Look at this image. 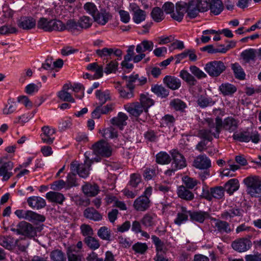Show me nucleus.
<instances>
[{
	"label": "nucleus",
	"instance_id": "nucleus-1",
	"mask_svg": "<svg viewBox=\"0 0 261 261\" xmlns=\"http://www.w3.org/2000/svg\"><path fill=\"white\" fill-rule=\"evenodd\" d=\"M86 158L84 164H79L76 161H74L71 163L70 169L72 173H69L67 176V189L77 186L76 174L83 178H86L89 175L92 161L88 157L86 156Z\"/></svg>",
	"mask_w": 261,
	"mask_h": 261
},
{
	"label": "nucleus",
	"instance_id": "nucleus-2",
	"mask_svg": "<svg viewBox=\"0 0 261 261\" xmlns=\"http://www.w3.org/2000/svg\"><path fill=\"white\" fill-rule=\"evenodd\" d=\"M46 12L48 13V16L51 18L41 17L37 22V28L47 32H59V30H62L64 27L63 22L59 19L54 18H56V16L54 14L53 10H47Z\"/></svg>",
	"mask_w": 261,
	"mask_h": 261
},
{
	"label": "nucleus",
	"instance_id": "nucleus-3",
	"mask_svg": "<svg viewBox=\"0 0 261 261\" xmlns=\"http://www.w3.org/2000/svg\"><path fill=\"white\" fill-rule=\"evenodd\" d=\"M205 125L207 129H201L198 130L197 136L203 140L211 141L213 136L215 138L219 137V128L221 126V121L219 117H217L214 121L211 118L205 119Z\"/></svg>",
	"mask_w": 261,
	"mask_h": 261
},
{
	"label": "nucleus",
	"instance_id": "nucleus-4",
	"mask_svg": "<svg viewBox=\"0 0 261 261\" xmlns=\"http://www.w3.org/2000/svg\"><path fill=\"white\" fill-rule=\"evenodd\" d=\"M243 183L247 187V192L252 197L261 195V177L251 175L244 178Z\"/></svg>",
	"mask_w": 261,
	"mask_h": 261
},
{
	"label": "nucleus",
	"instance_id": "nucleus-5",
	"mask_svg": "<svg viewBox=\"0 0 261 261\" xmlns=\"http://www.w3.org/2000/svg\"><path fill=\"white\" fill-rule=\"evenodd\" d=\"M226 67L220 61H215L206 64L204 69L212 76H218L225 70Z\"/></svg>",
	"mask_w": 261,
	"mask_h": 261
},
{
	"label": "nucleus",
	"instance_id": "nucleus-6",
	"mask_svg": "<svg viewBox=\"0 0 261 261\" xmlns=\"http://www.w3.org/2000/svg\"><path fill=\"white\" fill-rule=\"evenodd\" d=\"M113 15L108 9L100 8L93 18L94 21L99 25L104 26L112 19Z\"/></svg>",
	"mask_w": 261,
	"mask_h": 261
},
{
	"label": "nucleus",
	"instance_id": "nucleus-7",
	"mask_svg": "<svg viewBox=\"0 0 261 261\" xmlns=\"http://www.w3.org/2000/svg\"><path fill=\"white\" fill-rule=\"evenodd\" d=\"M94 153L102 157H109L112 154V149L109 144L101 140L93 146Z\"/></svg>",
	"mask_w": 261,
	"mask_h": 261
},
{
	"label": "nucleus",
	"instance_id": "nucleus-8",
	"mask_svg": "<svg viewBox=\"0 0 261 261\" xmlns=\"http://www.w3.org/2000/svg\"><path fill=\"white\" fill-rule=\"evenodd\" d=\"M3 159L0 158V176L2 177L3 181L8 180L12 175V170L13 168V163L8 161L3 163Z\"/></svg>",
	"mask_w": 261,
	"mask_h": 261
},
{
	"label": "nucleus",
	"instance_id": "nucleus-9",
	"mask_svg": "<svg viewBox=\"0 0 261 261\" xmlns=\"http://www.w3.org/2000/svg\"><path fill=\"white\" fill-rule=\"evenodd\" d=\"M124 109L130 114L135 117H138L143 112H145V108L140 102H133L125 105Z\"/></svg>",
	"mask_w": 261,
	"mask_h": 261
},
{
	"label": "nucleus",
	"instance_id": "nucleus-10",
	"mask_svg": "<svg viewBox=\"0 0 261 261\" xmlns=\"http://www.w3.org/2000/svg\"><path fill=\"white\" fill-rule=\"evenodd\" d=\"M219 119L221 123V126L219 128V133L221 132L222 128L230 132H233L237 129L238 125V121L234 118L231 117H228L225 118L223 121L220 117Z\"/></svg>",
	"mask_w": 261,
	"mask_h": 261
},
{
	"label": "nucleus",
	"instance_id": "nucleus-11",
	"mask_svg": "<svg viewBox=\"0 0 261 261\" xmlns=\"http://www.w3.org/2000/svg\"><path fill=\"white\" fill-rule=\"evenodd\" d=\"M173 162L172 167L174 170L182 169L186 166V161L184 156L178 151L173 150L171 152Z\"/></svg>",
	"mask_w": 261,
	"mask_h": 261
},
{
	"label": "nucleus",
	"instance_id": "nucleus-12",
	"mask_svg": "<svg viewBox=\"0 0 261 261\" xmlns=\"http://www.w3.org/2000/svg\"><path fill=\"white\" fill-rule=\"evenodd\" d=\"M150 202L147 196H140L135 200L133 206L136 211L143 212L149 207Z\"/></svg>",
	"mask_w": 261,
	"mask_h": 261
},
{
	"label": "nucleus",
	"instance_id": "nucleus-13",
	"mask_svg": "<svg viewBox=\"0 0 261 261\" xmlns=\"http://www.w3.org/2000/svg\"><path fill=\"white\" fill-rule=\"evenodd\" d=\"M17 234H22L27 237H33L35 233L34 228L32 224L22 221L17 225Z\"/></svg>",
	"mask_w": 261,
	"mask_h": 261
},
{
	"label": "nucleus",
	"instance_id": "nucleus-14",
	"mask_svg": "<svg viewBox=\"0 0 261 261\" xmlns=\"http://www.w3.org/2000/svg\"><path fill=\"white\" fill-rule=\"evenodd\" d=\"M41 129L42 133L40 136L42 141L47 144H51L55 140L54 135L56 132L55 129L48 126L42 127Z\"/></svg>",
	"mask_w": 261,
	"mask_h": 261
},
{
	"label": "nucleus",
	"instance_id": "nucleus-15",
	"mask_svg": "<svg viewBox=\"0 0 261 261\" xmlns=\"http://www.w3.org/2000/svg\"><path fill=\"white\" fill-rule=\"evenodd\" d=\"M193 165L197 169H206L211 166V162L206 155H200L195 158Z\"/></svg>",
	"mask_w": 261,
	"mask_h": 261
},
{
	"label": "nucleus",
	"instance_id": "nucleus-16",
	"mask_svg": "<svg viewBox=\"0 0 261 261\" xmlns=\"http://www.w3.org/2000/svg\"><path fill=\"white\" fill-rule=\"evenodd\" d=\"M17 25L23 30H30L35 27L36 21L32 17H23L18 21Z\"/></svg>",
	"mask_w": 261,
	"mask_h": 261
},
{
	"label": "nucleus",
	"instance_id": "nucleus-17",
	"mask_svg": "<svg viewBox=\"0 0 261 261\" xmlns=\"http://www.w3.org/2000/svg\"><path fill=\"white\" fill-rule=\"evenodd\" d=\"M127 119L128 116L126 114L119 112L116 116L110 120V122L113 125L117 126L120 130H122L123 127L127 124L126 121Z\"/></svg>",
	"mask_w": 261,
	"mask_h": 261
},
{
	"label": "nucleus",
	"instance_id": "nucleus-18",
	"mask_svg": "<svg viewBox=\"0 0 261 261\" xmlns=\"http://www.w3.org/2000/svg\"><path fill=\"white\" fill-rule=\"evenodd\" d=\"M131 9L133 12V19L136 23H140L145 20L146 13L145 11L141 9L136 4L131 5Z\"/></svg>",
	"mask_w": 261,
	"mask_h": 261
},
{
	"label": "nucleus",
	"instance_id": "nucleus-19",
	"mask_svg": "<svg viewBox=\"0 0 261 261\" xmlns=\"http://www.w3.org/2000/svg\"><path fill=\"white\" fill-rule=\"evenodd\" d=\"M186 13V4L184 2H179L176 4L175 11L171 14V17L177 21H181Z\"/></svg>",
	"mask_w": 261,
	"mask_h": 261
},
{
	"label": "nucleus",
	"instance_id": "nucleus-20",
	"mask_svg": "<svg viewBox=\"0 0 261 261\" xmlns=\"http://www.w3.org/2000/svg\"><path fill=\"white\" fill-rule=\"evenodd\" d=\"M190 218L191 220L193 221L202 223L205 219L210 218V215L209 213L206 212L201 211H190Z\"/></svg>",
	"mask_w": 261,
	"mask_h": 261
},
{
	"label": "nucleus",
	"instance_id": "nucleus-21",
	"mask_svg": "<svg viewBox=\"0 0 261 261\" xmlns=\"http://www.w3.org/2000/svg\"><path fill=\"white\" fill-rule=\"evenodd\" d=\"M224 189L222 187H216L210 189V193L207 192L204 195L206 199L211 200L212 198L220 199L223 197Z\"/></svg>",
	"mask_w": 261,
	"mask_h": 261
},
{
	"label": "nucleus",
	"instance_id": "nucleus-22",
	"mask_svg": "<svg viewBox=\"0 0 261 261\" xmlns=\"http://www.w3.org/2000/svg\"><path fill=\"white\" fill-rule=\"evenodd\" d=\"M190 211H188L186 207L181 206L180 210L177 214V217L174 220V223L180 225L188 220V216H190Z\"/></svg>",
	"mask_w": 261,
	"mask_h": 261
},
{
	"label": "nucleus",
	"instance_id": "nucleus-23",
	"mask_svg": "<svg viewBox=\"0 0 261 261\" xmlns=\"http://www.w3.org/2000/svg\"><path fill=\"white\" fill-rule=\"evenodd\" d=\"M164 83L170 89L176 90L181 85V82L179 79L170 75L166 76L163 79Z\"/></svg>",
	"mask_w": 261,
	"mask_h": 261
},
{
	"label": "nucleus",
	"instance_id": "nucleus-24",
	"mask_svg": "<svg viewBox=\"0 0 261 261\" xmlns=\"http://www.w3.org/2000/svg\"><path fill=\"white\" fill-rule=\"evenodd\" d=\"M27 201L30 206L36 209L42 208L46 205L45 200L41 197L37 196L30 197Z\"/></svg>",
	"mask_w": 261,
	"mask_h": 261
},
{
	"label": "nucleus",
	"instance_id": "nucleus-25",
	"mask_svg": "<svg viewBox=\"0 0 261 261\" xmlns=\"http://www.w3.org/2000/svg\"><path fill=\"white\" fill-rule=\"evenodd\" d=\"M186 4V12L187 13L188 16L191 18H195L201 10L197 7L194 3V1H191Z\"/></svg>",
	"mask_w": 261,
	"mask_h": 261
},
{
	"label": "nucleus",
	"instance_id": "nucleus-26",
	"mask_svg": "<svg viewBox=\"0 0 261 261\" xmlns=\"http://www.w3.org/2000/svg\"><path fill=\"white\" fill-rule=\"evenodd\" d=\"M177 194L179 198L187 201L192 200L194 198V194L184 186L178 187Z\"/></svg>",
	"mask_w": 261,
	"mask_h": 261
},
{
	"label": "nucleus",
	"instance_id": "nucleus-27",
	"mask_svg": "<svg viewBox=\"0 0 261 261\" xmlns=\"http://www.w3.org/2000/svg\"><path fill=\"white\" fill-rule=\"evenodd\" d=\"M82 189L84 193L88 196H94L99 191L98 186L95 184L87 183L83 186Z\"/></svg>",
	"mask_w": 261,
	"mask_h": 261
},
{
	"label": "nucleus",
	"instance_id": "nucleus-28",
	"mask_svg": "<svg viewBox=\"0 0 261 261\" xmlns=\"http://www.w3.org/2000/svg\"><path fill=\"white\" fill-rule=\"evenodd\" d=\"M211 220L216 222L215 227H217L218 230L221 232L229 233L231 229L229 224L226 221H222L216 219V218H211Z\"/></svg>",
	"mask_w": 261,
	"mask_h": 261
},
{
	"label": "nucleus",
	"instance_id": "nucleus-29",
	"mask_svg": "<svg viewBox=\"0 0 261 261\" xmlns=\"http://www.w3.org/2000/svg\"><path fill=\"white\" fill-rule=\"evenodd\" d=\"M84 216L87 219L99 221L102 219L101 215L94 208L88 207L84 211Z\"/></svg>",
	"mask_w": 261,
	"mask_h": 261
},
{
	"label": "nucleus",
	"instance_id": "nucleus-30",
	"mask_svg": "<svg viewBox=\"0 0 261 261\" xmlns=\"http://www.w3.org/2000/svg\"><path fill=\"white\" fill-rule=\"evenodd\" d=\"M240 187L239 180L236 178L229 180L224 185V189L229 194H232L237 191Z\"/></svg>",
	"mask_w": 261,
	"mask_h": 261
},
{
	"label": "nucleus",
	"instance_id": "nucleus-31",
	"mask_svg": "<svg viewBox=\"0 0 261 261\" xmlns=\"http://www.w3.org/2000/svg\"><path fill=\"white\" fill-rule=\"evenodd\" d=\"M220 91L224 95H231L237 91V88L229 83H223L219 87Z\"/></svg>",
	"mask_w": 261,
	"mask_h": 261
},
{
	"label": "nucleus",
	"instance_id": "nucleus-32",
	"mask_svg": "<svg viewBox=\"0 0 261 261\" xmlns=\"http://www.w3.org/2000/svg\"><path fill=\"white\" fill-rule=\"evenodd\" d=\"M153 47V43L151 41L144 40L136 46V50L138 53H141L146 51H150Z\"/></svg>",
	"mask_w": 261,
	"mask_h": 261
},
{
	"label": "nucleus",
	"instance_id": "nucleus-33",
	"mask_svg": "<svg viewBox=\"0 0 261 261\" xmlns=\"http://www.w3.org/2000/svg\"><path fill=\"white\" fill-rule=\"evenodd\" d=\"M179 76L190 86H194L197 83L195 77L186 70H181Z\"/></svg>",
	"mask_w": 261,
	"mask_h": 261
},
{
	"label": "nucleus",
	"instance_id": "nucleus-34",
	"mask_svg": "<svg viewBox=\"0 0 261 261\" xmlns=\"http://www.w3.org/2000/svg\"><path fill=\"white\" fill-rule=\"evenodd\" d=\"M209 8L212 13L217 15L223 10V5L220 0H213L210 3Z\"/></svg>",
	"mask_w": 261,
	"mask_h": 261
},
{
	"label": "nucleus",
	"instance_id": "nucleus-35",
	"mask_svg": "<svg viewBox=\"0 0 261 261\" xmlns=\"http://www.w3.org/2000/svg\"><path fill=\"white\" fill-rule=\"evenodd\" d=\"M99 133L106 139H113L118 137L117 131L112 126L102 130H99Z\"/></svg>",
	"mask_w": 261,
	"mask_h": 261
},
{
	"label": "nucleus",
	"instance_id": "nucleus-36",
	"mask_svg": "<svg viewBox=\"0 0 261 261\" xmlns=\"http://www.w3.org/2000/svg\"><path fill=\"white\" fill-rule=\"evenodd\" d=\"M63 28L61 30H59V32H62L67 30L71 32H75L76 31L80 30V24L79 23V21H76L74 19H69L68 20L66 24L63 23Z\"/></svg>",
	"mask_w": 261,
	"mask_h": 261
},
{
	"label": "nucleus",
	"instance_id": "nucleus-37",
	"mask_svg": "<svg viewBox=\"0 0 261 261\" xmlns=\"http://www.w3.org/2000/svg\"><path fill=\"white\" fill-rule=\"evenodd\" d=\"M156 216L154 214H146L141 219V223L145 227H152L155 224Z\"/></svg>",
	"mask_w": 261,
	"mask_h": 261
},
{
	"label": "nucleus",
	"instance_id": "nucleus-38",
	"mask_svg": "<svg viewBox=\"0 0 261 261\" xmlns=\"http://www.w3.org/2000/svg\"><path fill=\"white\" fill-rule=\"evenodd\" d=\"M46 198L51 202H55L61 204L65 199L64 195L55 192H49L46 195Z\"/></svg>",
	"mask_w": 261,
	"mask_h": 261
},
{
	"label": "nucleus",
	"instance_id": "nucleus-39",
	"mask_svg": "<svg viewBox=\"0 0 261 261\" xmlns=\"http://www.w3.org/2000/svg\"><path fill=\"white\" fill-rule=\"evenodd\" d=\"M242 215L241 210L239 208L233 207L228 211L223 212L221 215L222 219L227 220L229 218H233L235 216H240Z\"/></svg>",
	"mask_w": 261,
	"mask_h": 261
},
{
	"label": "nucleus",
	"instance_id": "nucleus-40",
	"mask_svg": "<svg viewBox=\"0 0 261 261\" xmlns=\"http://www.w3.org/2000/svg\"><path fill=\"white\" fill-rule=\"evenodd\" d=\"M27 220L32 222H43L45 220V217L43 215L32 211H27Z\"/></svg>",
	"mask_w": 261,
	"mask_h": 261
},
{
	"label": "nucleus",
	"instance_id": "nucleus-41",
	"mask_svg": "<svg viewBox=\"0 0 261 261\" xmlns=\"http://www.w3.org/2000/svg\"><path fill=\"white\" fill-rule=\"evenodd\" d=\"M151 16L153 20L156 22L162 21L165 18L162 9L158 7L152 9L151 12Z\"/></svg>",
	"mask_w": 261,
	"mask_h": 261
},
{
	"label": "nucleus",
	"instance_id": "nucleus-42",
	"mask_svg": "<svg viewBox=\"0 0 261 261\" xmlns=\"http://www.w3.org/2000/svg\"><path fill=\"white\" fill-rule=\"evenodd\" d=\"M151 91L157 96L164 98L169 95V91L162 85H155L151 87Z\"/></svg>",
	"mask_w": 261,
	"mask_h": 261
},
{
	"label": "nucleus",
	"instance_id": "nucleus-43",
	"mask_svg": "<svg viewBox=\"0 0 261 261\" xmlns=\"http://www.w3.org/2000/svg\"><path fill=\"white\" fill-rule=\"evenodd\" d=\"M138 74L131 75L129 76H123V80L126 81V86L129 89L134 90L136 85H137Z\"/></svg>",
	"mask_w": 261,
	"mask_h": 261
},
{
	"label": "nucleus",
	"instance_id": "nucleus-44",
	"mask_svg": "<svg viewBox=\"0 0 261 261\" xmlns=\"http://www.w3.org/2000/svg\"><path fill=\"white\" fill-rule=\"evenodd\" d=\"M82 246H69L68 248V261H81V257L74 254L73 252L75 251V247L79 251L81 249Z\"/></svg>",
	"mask_w": 261,
	"mask_h": 261
},
{
	"label": "nucleus",
	"instance_id": "nucleus-45",
	"mask_svg": "<svg viewBox=\"0 0 261 261\" xmlns=\"http://www.w3.org/2000/svg\"><path fill=\"white\" fill-rule=\"evenodd\" d=\"M140 102L145 108V112H148V109L154 105V101L148 95L141 94L140 98Z\"/></svg>",
	"mask_w": 261,
	"mask_h": 261
},
{
	"label": "nucleus",
	"instance_id": "nucleus-46",
	"mask_svg": "<svg viewBox=\"0 0 261 261\" xmlns=\"http://www.w3.org/2000/svg\"><path fill=\"white\" fill-rule=\"evenodd\" d=\"M197 102L198 105L204 108L208 106H212L215 103V102L210 98H207L202 95H200L198 97Z\"/></svg>",
	"mask_w": 261,
	"mask_h": 261
},
{
	"label": "nucleus",
	"instance_id": "nucleus-47",
	"mask_svg": "<svg viewBox=\"0 0 261 261\" xmlns=\"http://www.w3.org/2000/svg\"><path fill=\"white\" fill-rule=\"evenodd\" d=\"M232 69L233 71L235 77L240 80H243L245 79V74L241 67L238 63H234L231 65Z\"/></svg>",
	"mask_w": 261,
	"mask_h": 261
},
{
	"label": "nucleus",
	"instance_id": "nucleus-48",
	"mask_svg": "<svg viewBox=\"0 0 261 261\" xmlns=\"http://www.w3.org/2000/svg\"><path fill=\"white\" fill-rule=\"evenodd\" d=\"M110 92L108 91H101L97 90L96 92V96L99 99L101 106L105 103L108 100H110Z\"/></svg>",
	"mask_w": 261,
	"mask_h": 261
},
{
	"label": "nucleus",
	"instance_id": "nucleus-49",
	"mask_svg": "<svg viewBox=\"0 0 261 261\" xmlns=\"http://www.w3.org/2000/svg\"><path fill=\"white\" fill-rule=\"evenodd\" d=\"M156 255L154 259L155 261H168L164 257L166 252L165 246H156Z\"/></svg>",
	"mask_w": 261,
	"mask_h": 261
},
{
	"label": "nucleus",
	"instance_id": "nucleus-50",
	"mask_svg": "<svg viewBox=\"0 0 261 261\" xmlns=\"http://www.w3.org/2000/svg\"><path fill=\"white\" fill-rule=\"evenodd\" d=\"M84 10L93 18L94 15L98 11L97 8L95 4L92 2H87L83 6Z\"/></svg>",
	"mask_w": 261,
	"mask_h": 261
},
{
	"label": "nucleus",
	"instance_id": "nucleus-51",
	"mask_svg": "<svg viewBox=\"0 0 261 261\" xmlns=\"http://www.w3.org/2000/svg\"><path fill=\"white\" fill-rule=\"evenodd\" d=\"M156 162L161 164H167L170 162L171 158L165 152H161L156 156Z\"/></svg>",
	"mask_w": 261,
	"mask_h": 261
},
{
	"label": "nucleus",
	"instance_id": "nucleus-52",
	"mask_svg": "<svg viewBox=\"0 0 261 261\" xmlns=\"http://www.w3.org/2000/svg\"><path fill=\"white\" fill-rule=\"evenodd\" d=\"M79 23L81 29H88L90 27L92 24V20L91 18L87 16H83L80 17Z\"/></svg>",
	"mask_w": 261,
	"mask_h": 261
},
{
	"label": "nucleus",
	"instance_id": "nucleus-53",
	"mask_svg": "<svg viewBox=\"0 0 261 261\" xmlns=\"http://www.w3.org/2000/svg\"><path fill=\"white\" fill-rule=\"evenodd\" d=\"M58 96L62 101L75 102L74 99L68 91L61 90L58 93Z\"/></svg>",
	"mask_w": 261,
	"mask_h": 261
},
{
	"label": "nucleus",
	"instance_id": "nucleus-54",
	"mask_svg": "<svg viewBox=\"0 0 261 261\" xmlns=\"http://www.w3.org/2000/svg\"><path fill=\"white\" fill-rule=\"evenodd\" d=\"M255 55V50L253 49H247L241 53L242 58L247 62L254 60Z\"/></svg>",
	"mask_w": 261,
	"mask_h": 261
},
{
	"label": "nucleus",
	"instance_id": "nucleus-55",
	"mask_svg": "<svg viewBox=\"0 0 261 261\" xmlns=\"http://www.w3.org/2000/svg\"><path fill=\"white\" fill-rule=\"evenodd\" d=\"M189 69L190 72L193 75V76H195L198 79L204 78L206 76L205 73H204L201 69L195 65L190 66Z\"/></svg>",
	"mask_w": 261,
	"mask_h": 261
},
{
	"label": "nucleus",
	"instance_id": "nucleus-56",
	"mask_svg": "<svg viewBox=\"0 0 261 261\" xmlns=\"http://www.w3.org/2000/svg\"><path fill=\"white\" fill-rule=\"evenodd\" d=\"M53 261H66V257L63 253L59 250L52 251L50 254Z\"/></svg>",
	"mask_w": 261,
	"mask_h": 261
},
{
	"label": "nucleus",
	"instance_id": "nucleus-57",
	"mask_svg": "<svg viewBox=\"0 0 261 261\" xmlns=\"http://www.w3.org/2000/svg\"><path fill=\"white\" fill-rule=\"evenodd\" d=\"M170 105L176 111H182L186 107L185 103L179 99L172 100Z\"/></svg>",
	"mask_w": 261,
	"mask_h": 261
},
{
	"label": "nucleus",
	"instance_id": "nucleus-58",
	"mask_svg": "<svg viewBox=\"0 0 261 261\" xmlns=\"http://www.w3.org/2000/svg\"><path fill=\"white\" fill-rule=\"evenodd\" d=\"M194 3L201 10V12L206 11L210 5V0H196L194 1Z\"/></svg>",
	"mask_w": 261,
	"mask_h": 261
},
{
	"label": "nucleus",
	"instance_id": "nucleus-59",
	"mask_svg": "<svg viewBox=\"0 0 261 261\" xmlns=\"http://www.w3.org/2000/svg\"><path fill=\"white\" fill-rule=\"evenodd\" d=\"M183 182L186 185V187L189 189H193L199 182L196 179L187 176L183 178Z\"/></svg>",
	"mask_w": 261,
	"mask_h": 261
},
{
	"label": "nucleus",
	"instance_id": "nucleus-60",
	"mask_svg": "<svg viewBox=\"0 0 261 261\" xmlns=\"http://www.w3.org/2000/svg\"><path fill=\"white\" fill-rule=\"evenodd\" d=\"M17 32L16 28L11 25H4L0 28V34L2 35L16 33Z\"/></svg>",
	"mask_w": 261,
	"mask_h": 261
},
{
	"label": "nucleus",
	"instance_id": "nucleus-61",
	"mask_svg": "<svg viewBox=\"0 0 261 261\" xmlns=\"http://www.w3.org/2000/svg\"><path fill=\"white\" fill-rule=\"evenodd\" d=\"M113 48H107L105 47L101 49H97L96 50V54L99 57L101 58H107L111 57L112 55Z\"/></svg>",
	"mask_w": 261,
	"mask_h": 261
},
{
	"label": "nucleus",
	"instance_id": "nucleus-62",
	"mask_svg": "<svg viewBox=\"0 0 261 261\" xmlns=\"http://www.w3.org/2000/svg\"><path fill=\"white\" fill-rule=\"evenodd\" d=\"M233 138L234 140H238L240 142H248L250 140L249 135L246 133L234 134L233 135Z\"/></svg>",
	"mask_w": 261,
	"mask_h": 261
},
{
	"label": "nucleus",
	"instance_id": "nucleus-63",
	"mask_svg": "<svg viewBox=\"0 0 261 261\" xmlns=\"http://www.w3.org/2000/svg\"><path fill=\"white\" fill-rule=\"evenodd\" d=\"M118 63L116 61H112L109 64H107V66L105 69V72L107 74H110L112 72H115L118 67Z\"/></svg>",
	"mask_w": 261,
	"mask_h": 261
},
{
	"label": "nucleus",
	"instance_id": "nucleus-64",
	"mask_svg": "<svg viewBox=\"0 0 261 261\" xmlns=\"http://www.w3.org/2000/svg\"><path fill=\"white\" fill-rule=\"evenodd\" d=\"M98 236L102 239L109 240L110 238V232L108 228L105 226L101 227L98 231Z\"/></svg>",
	"mask_w": 261,
	"mask_h": 261
}]
</instances>
